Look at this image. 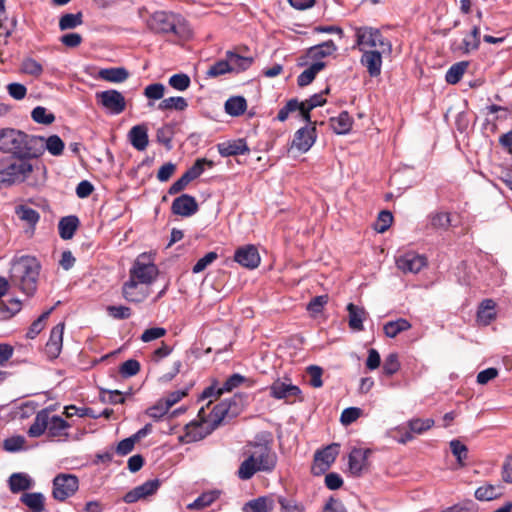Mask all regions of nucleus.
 I'll return each mask as SVG.
<instances>
[{
	"mask_svg": "<svg viewBox=\"0 0 512 512\" xmlns=\"http://www.w3.org/2000/svg\"><path fill=\"white\" fill-rule=\"evenodd\" d=\"M0 151L10 157L36 159L41 156L42 142L35 135H29L13 128L0 129Z\"/></svg>",
	"mask_w": 512,
	"mask_h": 512,
	"instance_id": "f257e3e1",
	"label": "nucleus"
},
{
	"mask_svg": "<svg viewBox=\"0 0 512 512\" xmlns=\"http://www.w3.org/2000/svg\"><path fill=\"white\" fill-rule=\"evenodd\" d=\"M41 263L30 255H23L13 259L9 271L12 286L17 287L27 296H33L37 291Z\"/></svg>",
	"mask_w": 512,
	"mask_h": 512,
	"instance_id": "f03ea898",
	"label": "nucleus"
},
{
	"mask_svg": "<svg viewBox=\"0 0 512 512\" xmlns=\"http://www.w3.org/2000/svg\"><path fill=\"white\" fill-rule=\"evenodd\" d=\"M148 27L154 33L173 35L178 39H188L191 36V30L186 20L181 15L172 12H155L148 20Z\"/></svg>",
	"mask_w": 512,
	"mask_h": 512,
	"instance_id": "7ed1b4c3",
	"label": "nucleus"
},
{
	"mask_svg": "<svg viewBox=\"0 0 512 512\" xmlns=\"http://www.w3.org/2000/svg\"><path fill=\"white\" fill-rule=\"evenodd\" d=\"M70 424L62 417L54 415L50 417V409L44 408L36 413L34 421L28 429V435L32 438L40 437L48 431L51 438L68 436L67 429Z\"/></svg>",
	"mask_w": 512,
	"mask_h": 512,
	"instance_id": "20e7f679",
	"label": "nucleus"
},
{
	"mask_svg": "<svg viewBox=\"0 0 512 512\" xmlns=\"http://www.w3.org/2000/svg\"><path fill=\"white\" fill-rule=\"evenodd\" d=\"M31 159L5 156L0 159V187L24 182L33 172Z\"/></svg>",
	"mask_w": 512,
	"mask_h": 512,
	"instance_id": "39448f33",
	"label": "nucleus"
},
{
	"mask_svg": "<svg viewBox=\"0 0 512 512\" xmlns=\"http://www.w3.org/2000/svg\"><path fill=\"white\" fill-rule=\"evenodd\" d=\"M353 48H358L361 52L379 48L392 51V44L382 35L379 29L361 26L355 28V45Z\"/></svg>",
	"mask_w": 512,
	"mask_h": 512,
	"instance_id": "423d86ee",
	"label": "nucleus"
},
{
	"mask_svg": "<svg viewBox=\"0 0 512 512\" xmlns=\"http://www.w3.org/2000/svg\"><path fill=\"white\" fill-rule=\"evenodd\" d=\"M52 496L59 502L72 497L79 489V479L74 474L59 473L52 481Z\"/></svg>",
	"mask_w": 512,
	"mask_h": 512,
	"instance_id": "0eeeda50",
	"label": "nucleus"
},
{
	"mask_svg": "<svg viewBox=\"0 0 512 512\" xmlns=\"http://www.w3.org/2000/svg\"><path fill=\"white\" fill-rule=\"evenodd\" d=\"M205 415L204 408H201L198 413L200 421H193L185 426V434L182 437V441L185 443L197 442L204 439L215 430L213 425L205 419Z\"/></svg>",
	"mask_w": 512,
	"mask_h": 512,
	"instance_id": "6e6552de",
	"label": "nucleus"
},
{
	"mask_svg": "<svg viewBox=\"0 0 512 512\" xmlns=\"http://www.w3.org/2000/svg\"><path fill=\"white\" fill-rule=\"evenodd\" d=\"M339 448V444L332 443L323 449L317 450L314 454L312 473L317 476L324 474L336 460Z\"/></svg>",
	"mask_w": 512,
	"mask_h": 512,
	"instance_id": "1a4fd4ad",
	"label": "nucleus"
},
{
	"mask_svg": "<svg viewBox=\"0 0 512 512\" xmlns=\"http://www.w3.org/2000/svg\"><path fill=\"white\" fill-rule=\"evenodd\" d=\"M95 97L97 103L111 114L118 115L126 109L125 97L115 89L97 92Z\"/></svg>",
	"mask_w": 512,
	"mask_h": 512,
	"instance_id": "9d476101",
	"label": "nucleus"
},
{
	"mask_svg": "<svg viewBox=\"0 0 512 512\" xmlns=\"http://www.w3.org/2000/svg\"><path fill=\"white\" fill-rule=\"evenodd\" d=\"M254 451L250 454L255 459L258 469L261 472H272L277 464V455L268 444H252Z\"/></svg>",
	"mask_w": 512,
	"mask_h": 512,
	"instance_id": "9b49d317",
	"label": "nucleus"
},
{
	"mask_svg": "<svg viewBox=\"0 0 512 512\" xmlns=\"http://www.w3.org/2000/svg\"><path fill=\"white\" fill-rule=\"evenodd\" d=\"M481 32L478 25H474L471 31L466 34L462 41H453L450 45V50L453 53L468 55L473 51H477L481 44Z\"/></svg>",
	"mask_w": 512,
	"mask_h": 512,
	"instance_id": "f8f14e48",
	"label": "nucleus"
},
{
	"mask_svg": "<svg viewBox=\"0 0 512 512\" xmlns=\"http://www.w3.org/2000/svg\"><path fill=\"white\" fill-rule=\"evenodd\" d=\"M158 275V268L153 263H143L138 258L129 273V280L138 284H151Z\"/></svg>",
	"mask_w": 512,
	"mask_h": 512,
	"instance_id": "ddd939ff",
	"label": "nucleus"
},
{
	"mask_svg": "<svg viewBox=\"0 0 512 512\" xmlns=\"http://www.w3.org/2000/svg\"><path fill=\"white\" fill-rule=\"evenodd\" d=\"M238 414V407L235 401L224 400L216 404L211 412L209 413V419H207L216 429L226 419H232Z\"/></svg>",
	"mask_w": 512,
	"mask_h": 512,
	"instance_id": "4468645a",
	"label": "nucleus"
},
{
	"mask_svg": "<svg viewBox=\"0 0 512 512\" xmlns=\"http://www.w3.org/2000/svg\"><path fill=\"white\" fill-rule=\"evenodd\" d=\"M392 51H385L381 48L362 51L360 63L367 69L368 74L371 77H378L382 70V55L390 54Z\"/></svg>",
	"mask_w": 512,
	"mask_h": 512,
	"instance_id": "2eb2a0df",
	"label": "nucleus"
},
{
	"mask_svg": "<svg viewBox=\"0 0 512 512\" xmlns=\"http://www.w3.org/2000/svg\"><path fill=\"white\" fill-rule=\"evenodd\" d=\"M397 267L404 273H418L427 264V259L423 255L415 252H407L396 260Z\"/></svg>",
	"mask_w": 512,
	"mask_h": 512,
	"instance_id": "dca6fc26",
	"label": "nucleus"
},
{
	"mask_svg": "<svg viewBox=\"0 0 512 512\" xmlns=\"http://www.w3.org/2000/svg\"><path fill=\"white\" fill-rule=\"evenodd\" d=\"M316 140V127L314 124L310 127H302L298 129L291 144V148L295 147L299 152L306 153Z\"/></svg>",
	"mask_w": 512,
	"mask_h": 512,
	"instance_id": "f3484780",
	"label": "nucleus"
},
{
	"mask_svg": "<svg viewBox=\"0 0 512 512\" xmlns=\"http://www.w3.org/2000/svg\"><path fill=\"white\" fill-rule=\"evenodd\" d=\"M196 199L189 194H182L176 197L171 205V211L174 215L189 217L198 211Z\"/></svg>",
	"mask_w": 512,
	"mask_h": 512,
	"instance_id": "a211bd4d",
	"label": "nucleus"
},
{
	"mask_svg": "<svg viewBox=\"0 0 512 512\" xmlns=\"http://www.w3.org/2000/svg\"><path fill=\"white\" fill-rule=\"evenodd\" d=\"M260 260L259 252L254 245L239 247L234 254V261L249 269L257 268Z\"/></svg>",
	"mask_w": 512,
	"mask_h": 512,
	"instance_id": "6ab92c4d",
	"label": "nucleus"
},
{
	"mask_svg": "<svg viewBox=\"0 0 512 512\" xmlns=\"http://www.w3.org/2000/svg\"><path fill=\"white\" fill-rule=\"evenodd\" d=\"M301 394V389L298 386L286 383L280 379L274 381L270 386L271 397L278 400H288L292 397L302 400Z\"/></svg>",
	"mask_w": 512,
	"mask_h": 512,
	"instance_id": "aec40b11",
	"label": "nucleus"
},
{
	"mask_svg": "<svg viewBox=\"0 0 512 512\" xmlns=\"http://www.w3.org/2000/svg\"><path fill=\"white\" fill-rule=\"evenodd\" d=\"M369 449L353 448L349 454L348 466L353 476L359 477L367 464Z\"/></svg>",
	"mask_w": 512,
	"mask_h": 512,
	"instance_id": "412c9836",
	"label": "nucleus"
},
{
	"mask_svg": "<svg viewBox=\"0 0 512 512\" xmlns=\"http://www.w3.org/2000/svg\"><path fill=\"white\" fill-rule=\"evenodd\" d=\"M217 149L222 157L244 155L250 152L245 139L225 141L217 144Z\"/></svg>",
	"mask_w": 512,
	"mask_h": 512,
	"instance_id": "4be33fe9",
	"label": "nucleus"
},
{
	"mask_svg": "<svg viewBox=\"0 0 512 512\" xmlns=\"http://www.w3.org/2000/svg\"><path fill=\"white\" fill-rule=\"evenodd\" d=\"M64 328L65 324L59 323L50 332L49 340L46 343V352L51 358L58 357L62 350Z\"/></svg>",
	"mask_w": 512,
	"mask_h": 512,
	"instance_id": "5701e85b",
	"label": "nucleus"
},
{
	"mask_svg": "<svg viewBox=\"0 0 512 512\" xmlns=\"http://www.w3.org/2000/svg\"><path fill=\"white\" fill-rule=\"evenodd\" d=\"M123 297L131 303H141L149 295V289L139 287V284L133 280H128L122 287Z\"/></svg>",
	"mask_w": 512,
	"mask_h": 512,
	"instance_id": "b1692460",
	"label": "nucleus"
},
{
	"mask_svg": "<svg viewBox=\"0 0 512 512\" xmlns=\"http://www.w3.org/2000/svg\"><path fill=\"white\" fill-rule=\"evenodd\" d=\"M128 139L138 151L145 150L149 143L147 126L145 124L133 126L128 133Z\"/></svg>",
	"mask_w": 512,
	"mask_h": 512,
	"instance_id": "393cba45",
	"label": "nucleus"
},
{
	"mask_svg": "<svg viewBox=\"0 0 512 512\" xmlns=\"http://www.w3.org/2000/svg\"><path fill=\"white\" fill-rule=\"evenodd\" d=\"M275 507L272 496H260L248 501L242 507L243 512H272Z\"/></svg>",
	"mask_w": 512,
	"mask_h": 512,
	"instance_id": "a878e982",
	"label": "nucleus"
},
{
	"mask_svg": "<svg viewBox=\"0 0 512 512\" xmlns=\"http://www.w3.org/2000/svg\"><path fill=\"white\" fill-rule=\"evenodd\" d=\"M347 311L349 327L354 331H362L364 329L363 321L367 315L365 309L353 303H349L347 305Z\"/></svg>",
	"mask_w": 512,
	"mask_h": 512,
	"instance_id": "bb28decb",
	"label": "nucleus"
},
{
	"mask_svg": "<svg viewBox=\"0 0 512 512\" xmlns=\"http://www.w3.org/2000/svg\"><path fill=\"white\" fill-rule=\"evenodd\" d=\"M80 225L76 215L62 217L58 223L59 235L63 240L71 239Z\"/></svg>",
	"mask_w": 512,
	"mask_h": 512,
	"instance_id": "cd10ccee",
	"label": "nucleus"
},
{
	"mask_svg": "<svg viewBox=\"0 0 512 512\" xmlns=\"http://www.w3.org/2000/svg\"><path fill=\"white\" fill-rule=\"evenodd\" d=\"M337 50L333 40H327L323 43L314 45L307 50V57L319 61L322 58L332 55Z\"/></svg>",
	"mask_w": 512,
	"mask_h": 512,
	"instance_id": "c85d7f7f",
	"label": "nucleus"
},
{
	"mask_svg": "<svg viewBox=\"0 0 512 512\" xmlns=\"http://www.w3.org/2000/svg\"><path fill=\"white\" fill-rule=\"evenodd\" d=\"M34 482L26 473H13L8 479L9 489L13 494L32 488Z\"/></svg>",
	"mask_w": 512,
	"mask_h": 512,
	"instance_id": "c756f323",
	"label": "nucleus"
},
{
	"mask_svg": "<svg viewBox=\"0 0 512 512\" xmlns=\"http://www.w3.org/2000/svg\"><path fill=\"white\" fill-rule=\"evenodd\" d=\"M129 77V72L124 67L103 68L98 72V78L110 83H122Z\"/></svg>",
	"mask_w": 512,
	"mask_h": 512,
	"instance_id": "7c9ffc66",
	"label": "nucleus"
},
{
	"mask_svg": "<svg viewBox=\"0 0 512 512\" xmlns=\"http://www.w3.org/2000/svg\"><path fill=\"white\" fill-rule=\"evenodd\" d=\"M20 501L28 507L30 512L45 511V496L41 492L23 493Z\"/></svg>",
	"mask_w": 512,
	"mask_h": 512,
	"instance_id": "2f4dec72",
	"label": "nucleus"
},
{
	"mask_svg": "<svg viewBox=\"0 0 512 512\" xmlns=\"http://www.w3.org/2000/svg\"><path fill=\"white\" fill-rule=\"evenodd\" d=\"M451 225L450 213L445 211L432 212L428 216L427 229L431 230H447Z\"/></svg>",
	"mask_w": 512,
	"mask_h": 512,
	"instance_id": "473e14b6",
	"label": "nucleus"
},
{
	"mask_svg": "<svg viewBox=\"0 0 512 512\" xmlns=\"http://www.w3.org/2000/svg\"><path fill=\"white\" fill-rule=\"evenodd\" d=\"M330 124L336 134L343 135L350 132L353 119L347 111H342L337 117L330 118Z\"/></svg>",
	"mask_w": 512,
	"mask_h": 512,
	"instance_id": "72a5a7b5",
	"label": "nucleus"
},
{
	"mask_svg": "<svg viewBox=\"0 0 512 512\" xmlns=\"http://www.w3.org/2000/svg\"><path fill=\"white\" fill-rule=\"evenodd\" d=\"M36 138L41 139L42 142L41 155L45 150H47L53 156H59L63 153L65 144L58 135H51L48 138L43 136H36Z\"/></svg>",
	"mask_w": 512,
	"mask_h": 512,
	"instance_id": "f704fd0d",
	"label": "nucleus"
},
{
	"mask_svg": "<svg viewBox=\"0 0 512 512\" xmlns=\"http://www.w3.org/2000/svg\"><path fill=\"white\" fill-rule=\"evenodd\" d=\"M503 495V487L501 485L485 484L475 491V498L479 501H491Z\"/></svg>",
	"mask_w": 512,
	"mask_h": 512,
	"instance_id": "c9c22d12",
	"label": "nucleus"
},
{
	"mask_svg": "<svg viewBox=\"0 0 512 512\" xmlns=\"http://www.w3.org/2000/svg\"><path fill=\"white\" fill-rule=\"evenodd\" d=\"M412 327L411 323L405 318H398L394 321H388L383 326L385 336L395 338L400 333L409 330Z\"/></svg>",
	"mask_w": 512,
	"mask_h": 512,
	"instance_id": "e433bc0d",
	"label": "nucleus"
},
{
	"mask_svg": "<svg viewBox=\"0 0 512 512\" xmlns=\"http://www.w3.org/2000/svg\"><path fill=\"white\" fill-rule=\"evenodd\" d=\"M326 64L322 61H316L305 69L297 78V84L300 87H305L313 82L318 72L325 68Z\"/></svg>",
	"mask_w": 512,
	"mask_h": 512,
	"instance_id": "4c0bfd02",
	"label": "nucleus"
},
{
	"mask_svg": "<svg viewBox=\"0 0 512 512\" xmlns=\"http://www.w3.org/2000/svg\"><path fill=\"white\" fill-rule=\"evenodd\" d=\"M226 57L231 63V72H242L247 70L253 63L252 57H244L233 51H227Z\"/></svg>",
	"mask_w": 512,
	"mask_h": 512,
	"instance_id": "58836bf2",
	"label": "nucleus"
},
{
	"mask_svg": "<svg viewBox=\"0 0 512 512\" xmlns=\"http://www.w3.org/2000/svg\"><path fill=\"white\" fill-rule=\"evenodd\" d=\"M247 108L246 99L242 96H234L225 102V111L230 116H240Z\"/></svg>",
	"mask_w": 512,
	"mask_h": 512,
	"instance_id": "ea45409f",
	"label": "nucleus"
},
{
	"mask_svg": "<svg viewBox=\"0 0 512 512\" xmlns=\"http://www.w3.org/2000/svg\"><path fill=\"white\" fill-rule=\"evenodd\" d=\"M15 213L20 220L25 221L31 227H35V225L40 220L39 212L27 205L17 206L15 209Z\"/></svg>",
	"mask_w": 512,
	"mask_h": 512,
	"instance_id": "a19ab883",
	"label": "nucleus"
},
{
	"mask_svg": "<svg viewBox=\"0 0 512 512\" xmlns=\"http://www.w3.org/2000/svg\"><path fill=\"white\" fill-rule=\"evenodd\" d=\"M257 463H255V459L253 456H248L239 466L237 471V476L241 480H249L251 479L257 472H260L258 469Z\"/></svg>",
	"mask_w": 512,
	"mask_h": 512,
	"instance_id": "79ce46f5",
	"label": "nucleus"
},
{
	"mask_svg": "<svg viewBox=\"0 0 512 512\" xmlns=\"http://www.w3.org/2000/svg\"><path fill=\"white\" fill-rule=\"evenodd\" d=\"M468 66V61H460L453 64L446 72V82L452 85L457 84L461 80Z\"/></svg>",
	"mask_w": 512,
	"mask_h": 512,
	"instance_id": "37998d69",
	"label": "nucleus"
},
{
	"mask_svg": "<svg viewBox=\"0 0 512 512\" xmlns=\"http://www.w3.org/2000/svg\"><path fill=\"white\" fill-rule=\"evenodd\" d=\"M53 309L54 308L51 307L47 311L43 312L36 320L32 322L26 333V337L28 339H34L40 334V332L45 328L46 321L49 318L50 314L52 313Z\"/></svg>",
	"mask_w": 512,
	"mask_h": 512,
	"instance_id": "c03bdc74",
	"label": "nucleus"
},
{
	"mask_svg": "<svg viewBox=\"0 0 512 512\" xmlns=\"http://www.w3.org/2000/svg\"><path fill=\"white\" fill-rule=\"evenodd\" d=\"M434 424H435V421L432 418H426V419L413 418L407 422L408 429H410V431L413 434H418V435L423 434L426 431L430 430L434 426Z\"/></svg>",
	"mask_w": 512,
	"mask_h": 512,
	"instance_id": "a18cd8bd",
	"label": "nucleus"
},
{
	"mask_svg": "<svg viewBox=\"0 0 512 512\" xmlns=\"http://www.w3.org/2000/svg\"><path fill=\"white\" fill-rule=\"evenodd\" d=\"M219 497V492L210 491L204 492L200 496H198L192 503H190L187 508L188 509H203L205 507L210 506L214 501Z\"/></svg>",
	"mask_w": 512,
	"mask_h": 512,
	"instance_id": "49530a36",
	"label": "nucleus"
},
{
	"mask_svg": "<svg viewBox=\"0 0 512 512\" xmlns=\"http://www.w3.org/2000/svg\"><path fill=\"white\" fill-rule=\"evenodd\" d=\"M188 107V103L185 98L176 96L163 99L158 108L160 110H177L183 111Z\"/></svg>",
	"mask_w": 512,
	"mask_h": 512,
	"instance_id": "de8ad7c7",
	"label": "nucleus"
},
{
	"mask_svg": "<svg viewBox=\"0 0 512 512\" xmlns=\"http://www.w3.org/2000/svg\"><path fill=\"white\" fill-rule=\"evenodd\" d=\"M231 72V63L227 57L212 64L206 72V77L216 78Z\"/></svg>",
	"mask_w": 512,
	"mask_h": 512,
	"instance_id": "09e8293b",
	"label": "nucleus"
},
{
	"mask_svg": "<svg viewBox=\"0 0 512 512\" xmlns=\"http://www.w3.org/2000/svg\"><path fill=\"white\" fill-rule=\"evenodd\" d=\"M31 118L38 124L50 125L55 121V115L43 106L35 107L31 112Z\"/></svg>",
	"mask_w": 512,
	"mask_h": 512,
	"instance_id": "8fccbe9b",
	"label": "nucleus"
},
{
	"mask_svg": "<svg viewBox=\"0 0 512 512\" xmlns=\"http://www.w3.org/2000/svg\"><path fill=\"white\" fill-rule=\"evenodd\" d=\"M83 22L82 20V13L78 12L76 14L67 13L61 16L59 20V28L60 30H68V29H74L77 26L81 25Z\"/></svg>",
	"mask_w": 512,
	"mask_h": 512,
	"instance_id": "3c124183",
	"label": "nucleus"
},
{
	"mask_svg": "<svg viewBox=\"0 0 512 512\" xmlns=\"http://www.w3.org/2000/svg\"><path fill=\"white\" fill-rule=\"evenodd\" d=\"M174 131L171 125H164L157 129L156 131V139L159 143L163 144L167 150L172 149V139H173Z\"/></svg>",
	"mask_w": 512,
	"mask_h": 512,
	"instance_id": "603ef678",
	"label": "nucleus"
},
{
	"mask_svg": "<svg viewBox=\"0 0 512 512\" xmlns=\"http://www.w3.org/2000/svg\"><path fill=\"white\" fill-rule=\"evenodd\" d=\"M21 71L25 74L39 77L43 73V67L38 61L28 57L23 59L21 63Z\"/></svg>",
	"mask_w": 512,
	"mask_h": 512,
	"instance_id": "864d4df0",
	"label": "nucleus"
},
{
	"mask_svg": "<svg viewBox=\"0 0 512 512\" xmlns=\"http://www.w3.org/2000/svg\"><path fill=\"white\" fill-rule=\"evenodd\" d=\"M399 369H400V362L398 359V354L390 353L388 356H386L383 366H382L383 374L386 376H392Z\"/></svg>",
	"mask_w": 512,
	"mask_h": 512,
	"instance_id": "5fc2aeb1",
	"label": "nucleus"
},
{
	"mask_svg": "<svg viewBox=\"0 0 512 512\" xmlns=\"http://www.w3.org/2000/svg\"><path fill=\"white\" fill-rule=\"evenodd\" d=\"M100 400L103 403L108 404H123L125 402V397L119 390H106L102 389L100 391Z\"/></svg>",
	"mask_w": 512,
	"mask_h": 512,
	"instance_id": "6e6d98bb",
	"label": "nucleus"
},
{
	"mask_svg": "<svg viewBox=\"0 0 512 512\" xmlns=\"http://www.w3.org/2000/svg\"><path fill=\"white\" fill-rule=\"evenodd\" d=\"M450 448L452 454L456 457L457 462L460 466L464 465V461L468 456V448L459 440H452L450 442Z\"/></svg>",
	"mask_w": 512,
	"mask_h": 512,
	"instance_id": "4d7b16f0",
	"label": "nucleus"
},
{
	"mask_svg": "<svg viewBox=\"0 0 512 512\" xmlns=\"http://www.w3.org/2000/svg\"><path fill=\"white\" fill-rule=\"evenodd\" d=\"M393 222V215L388 210H382L377 217L374 229L379 233L387 231Z\"/></svg>",
	"mask_w": 512,
	"mask_h": 512,
	"instance_id": "13d9d810",
	"label": "nucleus"
},
{
	"mask_svg": "<svg viewBox=\"0 0 512 512\" xmlns=\"http://www.w3.org/2000/svg\"><path fill=\"white\" fill-rule=\"evenodd\" d=\"M245 381L246 378L238 373L231 375L226 379L223 386L217 390V396H220L224 392L232 391L234 388H237Z\"/></svg>",
	"mask_w": 512,
	"mask_h": 512,
	"instance_id": "bf43d9fd",
	"label": "nucleus"
},
{
	"mask_svg": "<svg viewBox=\"0 0 512 512\" xmlns=\"http://www.w3.org/2000/svg\"><path fill=\"white\" fill-rule=\"evenodd\" d=\"M190 83V77L184 73L174 74L169 78V85L178 91H184L188 89Z\"/></svg>",
	"mask_w": 512,
	"mask_h": 512,
	"instance_id": "052dcab7",
	"label": "nucleus"
},
{
	"mask_svg": "<svg viewBox=\"0 0 512 512\" xmlns=\"http://www.w3.org/2000/svg\"><path fill=\"white\" fill-rule=\"evenodd\" d=\"M307 374L310 376L309 384L314 388H320L323 386L322 374L323 369L317 365H310L306 369Z\"/></svg>",
	"mask_w": 512,
	"mask_h": 512,
	"instance_id": "680f3d73",
	"label": "nucleus"
},
{
	"mask_svg": "<svg viewBox=\"0 0 512 512\" xmlns=\"http://www.w3.org/2000/svg\"><path fill=\"white\" fill-rule=\"evenodd\" d=\"M167 334V330L163 327H152L146 329L140 336V340L144 343L162 338Z\"/></svg>",
	"mask_w": 512,
	"mask_h": 512,
	"instance_id": "e2e57ef3",
	"label": "nucleus"
},
{
	"mask_svg": "<svg viewBox=\"0 0 512 512\" xmlns=\"http://www.w3.org/2000/svg\"><path fill=\"white\" fill-rule=\"evenodd\" d=\"M495 302L492 299H485L481 302L478 310V318H486L487 322L495 318L493 310Z\"/></svg>",
	"mask_w": 512,
	"mask_h": 512,
	"instance_id": "0e129e2a",
	"label": "nucleus"
},
{
	"mask_svg": "<svg viewBox=\"0 0 512 512\" xmlns=\"http://www.w3.org/2000/svg\"><path fill=\"white\" fill-rule=\"evenodd\" d=\"M362 414V410L358 407H348L344 409L340 416V422L347 426L355 422Z\"/></svg>",
	"mask_w": 512,
	"mask_h": 512,
	"instance_id": "69168bd1",
	"label": "nucleus"
},
{
	"mask_svg": "<svg viewBox=\"0 0 512 512\" xmlns=\"http://www.w3.org/2000/svg\"><path fill=\"white\" fill-rule=\"evenodd\" d=\"M123 377H132L140 371V363L135 359L123 362L119 369Z\"/></svg>",
	"mask_w": 512,
	"mask_h": 512,
	"instance_id": "338daca9",
	"label": "nucleus"
},
{
	"mask_svg": "<svg viewBox=\"0 0 512 512\" xmlns=\"http://www.w3.org/2000/svg\"><path fill=\"white\" fill-rule=\"evenodd\" d=\"M278 502L281 506V512H304V507L293 499L279 497Z\"/></svg>",
	"mask_w": 512,
	"mask_h": 512,
	"instance_id": "774afa93",
	"label": "nucleus"
}]
</instances>
